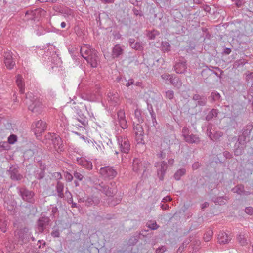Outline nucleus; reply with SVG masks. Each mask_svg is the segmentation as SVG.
<instances>
[{
    "mask_svg": "<svg viewBox=\"0 0 253 253\" xmlns=\"http://www.w3.org/2000/svg\"><path fill=\"white\" fill-rule=\"evenodd\" d=\"M47 138L51 139L57 151L62 152L64 151V145L62 144V139L59 135L55 133H49L47 136Z\"/></svg>",
    "mask_w": 253,
    "mask_h": 253,
    "instance_id": "1a4fd4ad",
    "label": "nucleus"
},
{
    "mask_svg": "<svg viewBox=\"0 0 253 253\" xmlns=\"http://www.w3.org/2000/svg\"><path fill=\"white\" fill-rule=\"evenodd\" d=\"M169 84L177 87L180 86L182 84L181 82L179 80V79L177 77H176L175 75H173L172 76L171 78Z\"/></svg>",
    "mask_w": 253,
    "mask_h": 253,
    "instance_id": "f704fd0d",
    "label": "nucleus"
},
{
    "mask_svg": "<svg viewBox=\"0 0 253 253\" xmlns=\"http://www.w3.org/2000/svg\"><path fill=\"white\" fill-rule=\"evenodd\" d=\"M155 166L160 167V168L157 170V175L159 179L160 180H163L164 179V175L166 173V171L168 168L167 163L165 161H162L159 163V165L158 163L157 165H155Z\"/></svg>",
    "mask_w": 253,
    "mask_h": 253,
    "instance_id": "aec40b11",
    "label": "nucleus"
},
{
    "mask_svg": "<svg viewBox=\"0 0 253 253\" xmlns=\"http://www.w3.org/2000/svg\"><path fill=\"white\" fill-rule=\"evenodd\" d=\"M245 212L249 215H253V208L251 207H248L245 208Z\"/></svg>",
    "mask_w": 253,
    "mask_h": 253,
    "instance_id": "338daca9",
    "label": "nucleus"
},
{
    "mask_svg": "<svg viewBox=\"0 0 253 253\" xmlns=\"http://www.w3.org/2000/svg\"><path fill=\"white\" fill-rule=\"evenodd\" d=\"M193 100L197 101L196 106L199 105L203 106L206 105L207 102V99L204 96H200L199 94H195L193 96Z\"/></svg>",
    "mask_w": 253,
    "mask_h": 253,
    "instance_id": "a878e982",
    "label": "nucleus"
},
{
    "mask_svg": "<svg viewBox=\"0 0 253 253\" xmlns=\"http://www.w3.org/2000/svg\"><path fill=\"white\" fill-rule=\"evenodd\" d=\"M118 144L122 153L128 154L130 149V144L127 138L125 136H116Z\"/></svg>",
    "mask_w": 253,
    "mask_h": 253,
    "instance_id": "39448f33",
    "label": "nucleus"
},
{
    "mask_svg": "<svg viewBox=\"0 0 253 253\" xmlns=\"http://www.w3.org/2000/svg\"><path fill=\"white\" fill-rule=\"evenodd\" d=\"M223 135V133L220 131H216L214 132L213 135V141H217L219 140V139L222 137Z\"/></svg>",
    "mask_w": 253,
    "mask_h": 253,
    "instance_id": "49530a36",
    "label": "nucleus"
},
{
    "mask_svg": "<svg viewBox=\"0 0 253 253\" xmlns=\"http://www.w3.org/2000/svg\"><path fill=\"white\" fill-rule=\"evenodd\" d=\"M213 235V232L212 230L208 231L204 235V239L205 241H209Z\"/></svg>",
    "mask_w": 253,
    "mask_h": 253,
    "instance_id": "c03bdc74",
    "label": "nucleus"
},
{
    "mask_svg": "<svg viewBox=\"0 0 253 253\" xmlns=\"http://www.w3.org/2000/svg\"><path fill=\"white\" fill-rule=\"evenodd\" d=\"M108 204L110 206H114L116 205H117L120 201H121V199H116L115 200L113 199V200H112L111 198H109L108 200Z\"/></svg>",
    "mask_w": 253,
    "mask_h": 253,
    "instance_id": "de8ad7c7",
    "label": "nucleus"
},
{
    "mask_svg": "<svg viewBox=\"0 0 253 253\" xmlns=\"http://www.w3.org/2000/svg\"><path fill=\"white\" fill-rule=\"evenodd\" d=\"M5 247L6 250L10 252L15 248V245L13 243L8 241L5 243Z\"/></svg>",
    "mask_w": 253,
    "mask_h": 253,
    "instance_id": "79ce46f5",
    "label": "nucleus"
},
{
    "mask_svg": "<svg viewBox=\"0 0 253 253\" xmlns=\"http://www.w3.org/2000/svg\"><path fill=\"white\" fill-rule=\"evenodd\" d=\"M33 11L30 10L27 11L24 17V20L26 21H29V20H34V17L33 16Z\"/></svg>",
    "mask_w": 253,
    "mask_h": 253,
    "instance_id": "37998d69",
    "label": "nucleus"
},
{
    "mask_svg": "<svg viewBox=\"0 0 253 253\" xmlns=\"http://www.w3.org/2000/svg\"><path fill=\"white\" fill-rule=\"evenodd\" d=\"M134 131L135 134H144V130L142 126L138 124L134 126Z\"/></svg>",
    "mask_w": 253,
    "mask_h": 253,
    "instance_id": "4c0bfd02",
    "label": "nucleus"
},
{
    "mask_svg": "<svg viewBox=\"0 0 253 253\" xmlns=\"http://www.w3.org/2000/svg\"><path fill=\"white\" fill-rule=\"evenodd\" d=\"M51 209V216L52 217H55L56 214L58 212V210L56 207H52Z\"/></svg>",
    "mask_w": 253,
    "mask_h": 253,
    "instance_id": "e2e57ef3",
    "label": "nucleus"
},
{
    "mask_svg": "<svg viewBox=\"0 0 253 253\" xmlns=\"http://www.w3.org/2000/svg\"><path fill=\"white\" fill-rule=\"evenodd\" d=\"M64 14L65 17L71 16L72 17H73L74 16L73 11L69 8L66 9L64 10Z\"/></svg>",
    "mask_w": 253,
    "mask_h": 253,
    "instance_id": "13d9d810",
    "label": "nucleus"
},
{
    "mask_svg": "<svg viewBox=\"0 0 253 253\" xmlns=\"http://www.w3.org/2000/svg\"><path fill=\"white\" fill-rule=\"evenodd\" d=\"M253 128V126L252 124L247 125L243 129L242 135L239 136L238 141L239 143H242L243 145L250 141L251 133Z\"/></svg>",
    "mask_w": 253,
    "mask_h": 253,
    "instance_id": "6e6552de",
    "label": "nucleus"
},
{
    "mask_svg": "<svg viewBox=\"0 0 253 253\" xmlns=\"http://www.w3.org/2000/svg\"><path fill=\"white\" fill-rule=\"evenodd\" d=\"M107 100L110 106H116L119 100L118 94L115 91L109 92L107 95Z\"/></svg>",
    "mask_w": 253,
    "mask_h": 253,
    "instance_id": "dca6fc26",
    "label": "nucleus"
},
{
    "mask_svg": "<svg viewBox=\"0 0 253 253\" xmlns=\"http://www.w3.org/2000/svg\"><path fill=\"white\" fill-rule=\"evenodd\" d=\"M96 188L108 197H113L117 192L115 188H109L108 185H106L103 182L96 185Z\"/></svg>",
    "mask_w": 253,
    "mask_h": 253,
    "instance_id": "f8f14e48",
    "label": "nucleus"
},
{
    "mask_svg": "<svg viewBox=\"0 0 253 253\" xmlns=\"http://www.w3.org/2000/svg\"><path fill=\"white\" fill-rule=\"evenodd\" d=\"M146 226L151 230H156L159 228V226L157 224L155 221H149L146 223Z\"/></svg>",
    "mask_w": 253,
    "mask_h": 253,
    "instance_id": "e433bc0d",
    "label": "nucleus"
},
{
    "mask_svg": "<svg viewBox=\"0 0 253 253\" xmlns=\"http://www.w3.org/2000/svg\"><path fill=\"white\" fill-rule=\"evenodd\" d=\"M173 75H169L168 74H164L161 75L162 78L166 81V83L169 84L170 82V79Z\"/></svg>",
    "mask_w": 253,
    "mask_h": 253,
    "instance_id": "3c124183",
    "label": "nucleus"
},
{
    "mask_svg": "<svg viewBox=\"0 0 253 253\" xmlns=\"http://www.w3.org/2000/svg\"><path fill=\"white\" fill-rule=\"evenodd\" d=\"M18 194L21 197L22 199L29 203L33 204L35 202L34 198L35 193L28 189L24 187H17Z\"/></svg>",
    "mask_w": 253,
    "mask_h": 253,
    "instance_id": "423d86ee",
    "label": "nucleus"
},
{
    "mask_svg": "<svg viewBox=\"0 0 253 253\" xmlns=\"http://www.w3.org/2000/svg\"><path fill=\"white\" fill-rule=\"evenodd\" d=\"M170 44L166 41L162 42L161 48L164 52H168L171 50Z\"/></svg>",
    "mask_w": 253,
    "mask_h": 253,
    "instance_id": "c9c22d12",
    "label": "nucleus"
},
{
    "mask_svg": "<svg viewBox=\"0 0 253 253\" xmlns=\"http://www.w3.org/2000/svg\"><path fill=\"white\" fill-rule=\"evenodd\" d=\"M186 62V60L183 57H179L177 59L174 68L177 74H183L186 72L187 69Z\"/></svg>",
    "mask_w": 253,
    "mask_h": 253,
    "instance_id": "9b49d317",
    "label": "nucleus"
},
{
    "mask_svg": "<svg viewBox=\"0 0 253 253\" xmlns=\"http://www.w3.org/2000/svg\"><path fill=\"white\" fill-rule=\"evenodd\" d=\"M143 134H135L136 135V140L138 144H144V140L143 139Z\"/></svg>",
    "mask_w": 253,
    "mask_h": 253,
    "instance_id": "8fccbe9b",
    "label": "nucleus"
},
{
    "mask_svg": "<svg viewBox=\"0 0 253 253\" xmlns=\"http://www.w3.org/2000/svg\"><path fill=\"white\" fill-rule=\"evenodd\" d=\"M35 133L36 135H40L44 132L47 128L46 122L42 120H39L35 123Z\"/></svg>",
    "mask_w": 253,
    "mask_h": 253,
    "instance_id": "a211bd4d",
    "label": "nucleus"
},
{
    "mask_svg": "<svg viewBox=\"0 0 253 253\" xmlns=\"http://www.w3.org/2000/svg\"><path fill=\"white\" fill-rule=\"evenodd\" d=\"M7 225V222L5 220L0 219V229L3 232L6 231V227Z\"/></svg>",
    "mask_w": 253,
    "mask_h": 253,
    "instance_id": "a19ab883",
    "label": "nucleus"
},
{
    "mask_svg": "<svg viewBox=\"0 0 253 253\" xmlns=\"http://www.w3.org/2000/svg\"><path fill=\"white\" fill-rule=\"evenodd\" d=\"M10 178L12 180L18 181L23 178V176L20 173L19 169L18 166L12 165L8 170Z\"/></svg>",
    "mask_w": 253,
    "mask_h": 253,
    "instance_id": "ddd939ff",
    "label": "nucleus"
},
{
    "mask_svg": "<svg viewBox=\"0 0 253 253\" xmlns=\"http://www.w3.org/2000/svg\"><path fill=\"white\" fill-rule=\"evenodd\" d=\"M49 222L50 219L48 217L43 216L40 218L38 221L39 231L40 232H43L46 226L49 224Z\"/></svg>",
    "mask_w": 253,
    "mask_h": 253,
    "instance_id": "412c9836",
    "label": "nucleus"
},
{
    "mask_svg": "<svg viewBox=\"0 0 253 253\" xmlns=\"http://www.w3.org/2000/svg\"><path fill=\"white\" fill-rule=\"evenodd\" d=\"M212 99L214 101H219L220 98V95L219 93L216 92H212L211 95Z\"/></svg>",
    "mask_w": 253,
    "mask_h": 253,
    "instance_id": "09e8293b",
    "label": "nucleus"
},
{
    "mask_svg": "<svg viewBox=\"0 0 253 253\" xmlns=\"http://www.w3.org/2000/svg\"><path fill=\"white\" fill-rule=\"evenodd\" d=\"M149 165L150 163L147 161H141L140 159L136 158L133 160L132 169L136 172L142 170L144 173Z\"/></svg>",
    "mask_w": 253,
    "mask_h": 253,
    "instance_id": "0eeeda50",
    "label": "nucleus"
},
{
    "mask_svg": "<svg viewBox=\"0 0 253 253\" xmlns=\"http://www.w3.org/2000/svg\"><path fill=\"white\" fill-rule=\"evenodd\" d=\"M235 192L239 195L243 194L245 193L244 187L242 185H237L235 188L232 189Z\"/></svg>",
    "mask_w": 253,
    "mask_h": 253,
    "instance_id": "58836bf2",
    "label": "nucleus"
},
{
    "mask_svg": "<svg viewBox=\"0 0 253 253\" xmlns=\"http://www.w3.org/2000/svg\"><path fill=\"white\" fill-rule=\"evenodd\" d=\"M33 11V16L34 17V20L39 21V19L43 16L45 14V11L42 9H36Z\"/></svg>",
    "mask_w": 253,
    "mask_h": 253,
    "instance_id": "c85d7f7f",
    "label": "nucleus"
},
{
    "mask_svg": "<svg viewBox=\"0 0 253 253\" xmlns=\"http://www.w3.org/2000/svg\"><path fill=\"white\" fill-rule=\"evenodd\" d=\"M237 239L242 246H245L247 244V239L244 235L239 234L237 237Z\"/></svg>",
    "mask_w": 253,
    "mask_h": 253,
    "instance_id": "ea45409f",
    "label": "nucleus"
},
{
    "mask_svg": "<svg viewBox=\"0 0 253 253\" xmlns=\"http://www.w3.org/2000/svg\"><path fill=\"white\" fill-rule=\"evenodd\" d=\"M123 49L119 44L116 45L113 48L112 56L113 58H118L123 54Z\"/></svg>",
    "mask_w": 253,
    "mask_h": 253,
    "instance_id": "393cba45",
    "label": "nucleus"
},
{
    "mask_svg": "<svg viewBox=\"0 0 253 253\" xmlns=\"http://www.w3.org/2000/svg\"><path fill=\"white\" fill-rule=\"evenodd\" d=\"M116 80L118 82H119L120 83H121L124 85H125V84L126 83V81H127L126 80V79L123 76H119V77H117Z\"/></svg>",
    "mask_w": 253,
    "mask_h": 253,
    "instance_id": "680f3d73",
    "label": "nucleus"
},
{
    "mask_svg": "<svg viewBox=\"0 0 253 253\" xmlns=\"http://www.w3.org/2000/svg\"><path fill=\"white\" fill-rule=\"evenodd\" d=\"M16 83L17 84V85L18 86L19 89V92L21 94H24V84L23 82V78L22 76L18 74L16 76Z\"/></svg>",
    "mask_w": 253,
    "mask_h": 253,
    "instance_id": "bb28decb",
    "label": "nucleus"
},
{
    "mask_svg": "<svg viewBox=\"0 0 253 253\" xmlns=\"http://www.w3.org/2000/svg\"><path fill=\"white\" fill-rule=\"evenodd\" d=\"M99 173L104 178L110 179L114 178L117 174L116 170L111 166L100 168Z\"/></svg>",
    "mask_w": 253,
    "mask_h": 253,
    "instance_id": "9d476101",
    "label": "nucleus"
},
{
    "mask_svg": "<svg viewBox=\"0 0 253 253\" xmlns=\"http://www.w3.org/2000/svg\"><path fill=\"white\" fill-rule=\"evenodd\" d=\"M246 81H249V80H253V73L247 72L246 73Z\"/></svg>",
    "mask_w": 253,
    "mask_h": 253,
    "instance_id": "69168bd1",
    "label": "nucleus"
},
{
    "mask_svg": "<svg viewBox=\"0 0 253 253\" xmlns=\"http://www.w3.org/2000/svg\"><path fill=\"white\" fill-rule=\"evenodd\" d=\"M4 206L9 211H12L16 207V202L10 195L4 197Z\"/></svg>",
    "mask_w": 253,
    "mask_h": 253,
    "instance_id": "6ab92c4d",
    "label": "nucleus"
},
{
    "mask_svg": "<svg viewBox=\"0 0 253 253\" xmlns=\"http://www.w3.org/2000/svg\"><path fill=\"white\" fill-rule=\"evenodd\" d=\"M14 234L18 243L21 245L28 243L31 239L33 241L35 240L29 229L25 227L17 229L14 232Z\"/></svg>",
    "mask_w": 253,
    "mask_h": 253,
    "instance_id": "f03ea898",
    "label": "nucleus"
},
{
    "mask_svg": "<svg viewBox=\"0 0 253 253\" xmlns=\"http://www.w3.org/2000/svg\"><path fill=\"white\" fill-rule=\"evenodd\" d=\"M77 162L79 165H81L82 167L87 169L88 170H91L92 169V162L86 160L85 158H77Z\"/></svg>",
    "mask_w": 253,
    "mask_h": 253,
    "instance_id": "4be33fe9",
    "label": "nucleus"
},
{
    "mask_svg": "<svg viewBox=\"0 0 253 253\" xmlns=\"http://www.w3.org/2000/svg\"><path fill=\"white\" fill-rule=\"evenodd\" d=\"M166 251V247L164 246L158 248L156 251V253H163Z\"/></svg>",
    "mask_w": 253,
    "mask_h": 253,
    "instance_id": "0e129e2a",
    "label": "nucleus"
},
{
    "mask_svg": "<svg viewBox=\"0 0 253 253\" xmlns=\"http://www.w3.org/2000/svg\"><path fill=\"white\" fill-rule=\"evenodd\" d=\"M64 187V184L62 182L59 181H57L56 186V191H57L58 193V196L59 198H63L64 197V194L63 193Z\"/></svg>",
    "mask_w": 253,
    "mask_h": 253,
    "instance_id": "cd10ccee",
    "label": "nucleus"
},
{
    "mask_svg": "<svg viewBox=\"0 0 253 253\" xmlns=\"http://www.w3.org/2000/svg\"><path fill=\"white\" fill-rule=\"evenodd\" d=\"M80 52L91 67L95 68L97 66L100 61L97 52L94 49L89 45L83 44L81 47Z\"/></svg>",
    "mask_w": 253,
    "mask_h": 253,
    "instance_id": "f257e3e1",
    "label": "nucleus"
},
{
    "mask_svg": "<svg viewBox=\"0 0 253 253\" xmlns=\"http://www.w3.org/2000/svg\"><path fill=\"white\" fill-rule=\"evenodd\" d=\"M243 146L242 143H239V141H237L235 144L234 154L236 156H239L242 154Z\"/></svg>",
    "mask_w": 253,
    "mask_h": 253,
    "instance_id": "7c9ffc66",
    "label": "nucleus"
},
{
    "mask_svg": "<svg viewBox=\"0 0 253 253\" xmlns=\"http://www.w3.org/2000/svg\"><path fill=\"white\" fill-rule=\"evenodd\" d=\"M166 98L171 100L174 97V92L172 90H168L165 92Z\"/></svg>",
    "mask_w": 253,
    "mask_h": 253,
    "instance_id": "5fc2aeb1",
    "label": "nucleus"
},
{
    "mask_svg": "<svg viewBox=\"0 0 253 253\" xmlns=\"http://www.w3.org/2000/svg\"><path fill=\"white\" fill-rule=\"evenodd\" d=\"M209 72H211V73L216 75L217 77L220 78V76L218 75V74L217 72L210 69V68H206V69H203L202 71V75H203V74L205 73L207 74Z\"/></svg>",
    "mask_w": 253,
    "mask_h": 253,
    "instance_id": "052dcab7",
    "label": "nucleus"
},
{
    "mask_svg": "<svg viewBox=\"0 0 253 253\" xmlns=\"http://www.w3.org/2000/svg\"><path fill=\"white\" fill-rule=\"evenodd\" d=\"M159 35V32L157 30H153L148 33V37L151 39H154L157 36Z\"/></svg>",
    "mask_w": 253,
    "mask_h": 253,
    "instance_id": "6e6d98bb",
    "label": "nucleus"
},
{
    "mask_svg": "<svg viewBox=\"0 0 253 253\" xmlns=\"http://www.w3.org/2000/svg\"><path fill=\"white\" fill-rule=\"evenodd\" d=\"M34 177L38 180L43 179L45 176V167L44 166H41L40 169L34 171Z\"/></svg>",
    "mask_w": 253,
    "mask_h": 253,
    "instance_id": "b1692460",
    "label": "nucleus"
},
{
    "mask_svg": "<svg viewBox=\"0 0 253 253\" xmlns=\"http://www.w3.org/2000/svg\"><path fill=\"white\" fill-rule=\"evenodd\" d=\"M74 119L84 126L87 124V118L84 114L79 115V116H75Z\"/></svg>",
    "mask_w": 253,
    "mask_h": 253,
    "instance_id": "473e14b6",
    "label": "nucleus"
},
{
    "mask_svg": "<svg viewBox=\"0 0 253 253\" xmlns=\"http://www.w3.org/2000/svg\"><path fill=\"white\" fill-rule=\"evenodd\" d=\"M135 39L133 38H130L128 40V43L129 45L132 48L136 50H141L142 49V46L141 43L139 42H135Z\"/></svg>",
    "mask_w": 253,
    "mask_h": 253,
    "instance_id": "c756f323",
    "label": "nucleus"
},
{
    "mask_svg": "<svg viewBox=\"0 0 253 253\" xmlns=\"http://www.w3.org/2000/svg\"><path fill=\"white\" fill-rule=\"evenodd\" d=\"M186 173V169L184 168H181L178 169L174 173L173 177L176 180H179L181 177Z\"/></svg>",
    "mask_w": 253,
    "mask_h": 253,
    "instance_id": "2f4dec72",
    "label": "nucleus"
},
{
    "mask_svg": "<svg viewBox=\"0 0 253 253\" xmlns=\"http://www.w3.org/2000/svg\"><path fill=\"white\" fill-rule=\"evenodd\" d=\"M4 63L7 68L11 69L15 65V62L12 57V53L10 51L5 52L4 53Z\"/></svg>",
    "mask_w": 253,
    "mask_h": 253,
    "instance_id": "4468645a",
    "label": "nucleus"
},
{
    "mask_svg": "<svg viewBox=\"0 0 253 253\" xmlns=\"http://www.w3.org/2000/svg\"><path fill=\"white\" fill-rule=\"evenodd\" d=\"M117 121L122 129H125L127 128V124L126 119L125 113L123 110L121 109L118 111Z\"/></svg>",
    "mask_w": 253,
    "mask_h": 253,
    "instance_id": "2eb2a0df",
    "label": "nucleus"
},
{
    "mask_svg": "<svg viewBox=\"0 0 253 253\" xmlns=\"http://www.w3.org/2000/svg\"><path fill=\"white\" fill-rule=\"evenodd\" d=\"M134 114L136 118L137 119L139 122H142L143 121L141 114V111L140 110L136 109L135 110Z\"/></svg>",
    "mask_w": 253,
    "mask_h": 253,
    "instance_id": "603ef678",
    "label": "nucleus"
},
{
    "mask_svg": "<svg viewBox=\"0 0 253 253\" xmlns=\"http://www.w3.org/2000/svg\"><path fill=\"white\" fill-rule=\"evenodd\" d=\"M182 135L184 140L189 144H198L200 141L199 136L196 134L191 133L190 129L186 126L182 128Z\"/></svg>",
    "mask_w": 253,
    "mask_h": 253,
    "instance_id": "7ed1b4c3",
    "label": "nucleus"
},
{
    "mask_svg": "<svg viewBox=\"0 0 253 253\" xmlns=\"http://www.w3.org/2000/svg\"><path fill=\"white\" fill-rule=\"evenodd\" d=\"M74 177L77 179L82 181L84 178L83 175L81 174L80 172L77 171H75L73 173Z\"/></svg>",
    "mask_w": 253,
    "mask_h": 253,
    "instance_id": "bf43d9fd",
    "label": "nucleus"
},
{
    "mask_svg": "<svg viewBox=\"0 0 253 253\" xmlns=\"http://www.w3.org/2000/svg\"><path fill=\"white\" fill-rule=\"evenodd\" d=\"M17 139V136L14 134L10 135L8 138V142L9 144H13L16 142Z\"/></svg>",
    "mask_w": 253,
    "mask_h": 253,
    "instance_id": "864d4df0",
    "label": "nucleus"
},
{
    "mask_svg": "<svg viewBox=\"0 0 253 253\" xmlns=\"http://www.w3.org/2000/svg\"><path fill=\"white\" fill-rule=\"evenodd\" d=\"M218 114V111L217 109H212L211 110L206 117V119L207 121L211 120L214 117H217Z\"/></svg>",
    "mask_w": 253,
    "mask_h": 253,
    "instance_id": "72a5a7b5",
    "label": "nucleus"
},
{
    "mask_svg": "<svg viewBox=\"0 0 253 253\" xmlns=\"http://www.w3.org/2000/svg\"><path fill=\"white\" fill-rule=\"evenodd\" d=\"M60 230L57 229H55V227L53 228V230L51 232V235L54 238L59 237L60 236Z\"/></svg>",
    "mask_w": 253,
    "mask_h": 253,
    "instance_id": "4d7b16f0",
    "label": "nucleus"
},
{
    "mask_svg": "<svg viewBox=\"0 0 253 253\" xmlns=\"http://www.w3.org/2000/svg\"><path fill=\"white\" fill-rule=\"evenodd\" d=\"M218 242L220 244H227L231 240V238L224 232H220L218 236Z\"/></svg>",
    "mask_w": 253,
    "mask_h": 253,
    "instance_id": "5701e85b",
    "label": "nucleus"
},
{
    "mask_svg": "<svg viewBox=\"0 0 253 253\" xmlns=\"http://www.w3.org/2000/svg\"><path fill=\"white\" fill-rule=\"evenodd\" d=\"M100 198L95 195H91L87 197L83 202L85 203L86 206H97L100 202Z\"/></svg>",
    "mask_w": 253,
    "mask_h": 253,
    "instance_id": "f3484780",
    "label": "nucleus"
},
{
    "mask_svg": "<svg viewBox=\"0 0 253 253\" xmlns=\"http://www.w3.org/2000/svg\"><path fill=\"white\" fill-rule=\"evenodd\" d=\"M246 61L245 59H241L240 60H238L235 62V64L238 66L239 65H244L246 63Z\"/></svg>",
    "mask_w": 253,
    "mask_h": 253,
    "instance_id": "774afa93",
    "label": "nucleus"
},
{
    "mask_svg": "<svg viewBox=\"0 0 253 253\" xmlns=\"http://www.w3.org/2000/svg\"><path fill=\"white\" fill-rule=\"evenodd\" d=\"M226 198H224L223 197H219L216 198L214 202L216 204H218L220 205H224L225 204V200H226Z\"/></svg>",
    "mask_w": 253,
    "mask_h": 253,
    "instance_id": "a18cd8bd",
    "label": "nucleus"
},
{
    "mask_svg": "<svg viewBox=\"0 0 253 253\" xmlns=\"http://www.w3.org/2000/svg\"><path fill=\"white\" fill-rule=\"evenodd\" d=\"M30 97V95H29V98L27 97V95L26 97L27 99L26 103H29L28 102V100H29L31 102V103L29 105V110L33 113L38 114L40 113L43 108V105L42 103L37 98L33 97L32 99H30L29 98Z\"/></svg>",
    "mask_w": 253,
    "mask_h": 253,
    "instance_id": "20e7f679",
    "label": "nucleus"
}]
</instances>
